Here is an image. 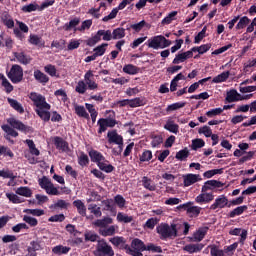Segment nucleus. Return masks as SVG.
Wrapping results in <instances>:
<instances>
[{"label":"nucleus","mask_w":256,"mask_h":256,"mask_svg":"<svg viewBox=\"0 0 256 256\" xmlns=\"http://www.w3.org/2000/svg\"><path fill=\"white\" fill-rule=\"evenodd\" d=\"M247 209H249L247 205L238 206L229 212L228 217H230V219H235V217H239V215H243V213H245Z\"/></svg>","instance_id":"26"},{"label":"nucleus","mask_w":256,"mask_h":256,"mask_svg":"<svg viewBox=\"0 0 256 256\" xmlns=\"http://www.w3.org/2000/svg\"><path fill=\"white\" fill-rule=\"evenodd\" d=\"M209 49H211V43L202 44L201 46L192 47V51H194V53H199V55H204V53H207V51H209Z\"/></svg>","instance_id":"40"},{"label":"nucleus","mask_w":256,"mask_h":256,"mask_svg":"<svg viewBox=\"0 0 256 256\" xmlns=\"http://www.w3.org/2000/svg\"><path fill=\"white\" fill-rule=\"evenodd\" d=\"M160 239H175L178 235L177 224L161 223L156 227Z\"/></svg>","instance_id":"3"},{"label":"nucleus","mask_w":256,"mask_h":256,"mask_svg":"<svg viewBox=\"0 0 256 256\" xmlns=\"http://www.w3.org/2000/svg\"><path fill=\"white\" fill-rule=\"evenodd\" d=\"M2 87H4L5 93H11L13 91V84L5 76L2 78Z\"/></svg>","instance_id":"61"},{"label":"nucleus","mask_w":256,"mask_h":256,"mask_svg":"<svg viewBox=\"0 0 256 256\" xmlns=\"http://www.w3.org/2000/svg\"><path fill=\"white\" fill-rule=\"evenodd\" d=\"M28 41L30 45H36V46L41 45V37H39L36 34H30Z\"/></svg>","instance_id":"63"},{"label":"nucleus","mask_w":256,"mask_h":256,"mask_svg":"<svg viewBox=\"0 0 256 256\" xmlns=\"http://www.w3.org/2000/svg\"><path fill=\"white\" fill-rule=\"evenodd\" d=\"M164 129L170 133L177 135L179 133V124H175L173 120H168L164 125Z\"/></svg>","instance_id":"33"},{"label":"nucleus","mask_w":256,"mask_h":256,"mask_svg":"<svg viewBox=\"0 0 256 256\" xmlns=\"http://www.w3.org/2000/svg\"><path fill=\"white\" fill-rule=\"evenodd\" d=\"M211 256H225V251L219 249L217 246H212L210 249Z\"/></svg>","instance_id":"64"},{"label":"nucleus","mask_w":256,"mask_h":256,"mask_svg":"<svg viewBox=\"0 0 256 256\" xmlns=\"http://www.w3.org/2000/svg\"><path fill=\"white\" fill-rule=\"evenodd\" d=\"M96 255L98 256H114L115 251L111 245H108L105 240H98L96 245Z\"/></svg>","instance_id":"9"},{"label":"nucleus","mask_w":256,"mask_h":256,"mask_svg":"<svg viewBox=\"0 0 256 256\" xmlns=\"http://www.w3.org/2000/svg\"><path fill=\"white\" fill-rule=\"evenodd\" d=\"M237 97H239V93L237 92V90L232 89L229 92H227L225 101L226 103H235V101L239 100Z\"/></svg>","instance_id":"38"},{"label":"nucleus","mask_w":256,"mask_h":256,"mask_svg":"<svg viewBox=\"0 0 256 256\" xmlns=\"http://www.w3.org/2000/svg\"><path fill=\"white\" fill-rule=\"evenodd\" d=\"M207 231H209V227H200L196 232H194L192 241L196 243L203 241V239H205V235H207Z\"/></svg>","instance_id":"16"},{"label":"nucleus","mask_w":256,"mask_h":256,"mask_svg":"<svg viewBox=\"0 0 256 256\" xmlns=\"http://www.w3.org/2000/svg\"><path fill=\"white\" fill-rule=\"evenodd\" d=\"M108 143H115V145H121L123 143V136L117 133V130H112L108 132Z\"/></svg>","instance_id":"20"},{"label":"nucleus","mask_w":256,"mask_h":256,"mask_svg":"<svg viewBox=\"0 0 256 256\" xmlns=\"http://www.w3.org/2000/svg\"><path fill=\"white\" fill-rule=\"evenodd\" d=\"M92 163H96L97 166L99 165V163H101L102 161H107V159H105V156H103V154L97 150H90L88 153Z\"/></svg>","instance_id":"18"},{"label":"nucleus","mask_w":256,"mask_h":256,"mask_svg":"<svg viewBox=\"0 0 256 256\" xmlns=\"http://www.w3.org/2000/svg\"><path fill=\"white\" fill-rule=\"evenodd\" d=\"M26 144L31 155H35V157H39L41 155V151L37 149V146H35V142L33 140L27 139Z\"/></svg>","instance_id":"35"},{"label":"nucleus","mask_w":256,"mask_h":256,"mask_svg":"<svg viewBox=\"0 0 256 256\" xmlns=\"http://www.w3.org/2000/svg\"><path fill=\"white\" fill-rule=\"evenodd\" d=\"M116 228L115 226H107L106 228H102L98 230L99 235L102 237H113L115 235Z\"/></svg>","instance_id":"30"},{"label":"nucleus","mask_w":256,"mask_h":256,"mask_svg":"<svg viewBox=\"0 0 256 256\" xmlns=\"http://www.w3.org/2000/svg\"><path fill=\"white\" fill-rule=\"evenodd\" d=\"M16 195H21L22 197H32L33 191L27 186H21L17 188Z\"/></svg>","instance_id":"36"},{"label":"nucleus","mask_w":256,"mask_h":256,"mask_svg":"<svg viewBox=\"0 0 256 256\" xmlns=\"http://www.w3.org/2000/svg\"><path fill=\"white\" fill-rule=\"evenodd\" d=\"M69 207V203L65 200H58L55 204L50 206V209H67Z\"/></svg>","instance_id":"60"},{"label":"nucleus","mask_w":256,"mask_h":256,"mask_svg":"<svg viewBox=\"0 0 256 256\" xmlns=\"http://www.w3.org/2000/svg\"><path fill=\"white\" fill-rule=\"evenodd\" d=\"M249 23H251V19H249V17H247V16H243L242 18L239 19V22L237 23V25L235 27L236 31L245 29V27H247V25H249Z\"/></svg>","instance_id":"43"},{"label":"nucleus","mask_w":256,"mask_h":256,"mask_svg":"<svg viewBox=\"0 0 256 256\" xmlns=\"http://www.w3.org/2000/svg\"><path fill=\"white\" fill-rule=\"evenodd\" d=\"M215 199V195L213 193L201 192L196 198L195 201L198 205H203L207 203H211Z\"/></svg>","instance_id":"15"},{"label":"nucleus","mask_w":256,"mask_h":256,"mask_svg":"<svg viewBox=\"0 0 256 256\" xmlns=\"http://www.w3.org/2000/svg\"><path fill=\"white\" fill-rule=\"evenodd\" d=\"M34 79L38 81V83H42V85L49 83V76H47L41 70L34 71Z\"/></svg>","instance_id":"27"},{"label":"nucleus","mask_w":256,"mask_h":256,"mask_svg":"<svg viewBox=\"0 0 256 256\" xmlns=\"http://www.w3.org/2000/svg\"><path fill=\"white\" fill-rule=\"evenodd\" d=\"M117 221L119 223H131L133 221V216H128L127 214H124L123 212H119L117 214Z\"/></svg>","instance_id":"49"},{"label":"nucleus","mask_w":256,"mask_h":256,"mask_svg":"<svg viewBox=\"0 0 256 256\" xmlns=\"http://www.w3.org/2000/svg\"><path fill=\"white\" fill-rule=\"evenodd\" d=\"M182 177H183L184 187H191V185H195V183L199 181L198 174H186V175H183Z\"/></svg>","instance_id":"21"},{"label":"nucleus","mask_w":256,"mask_h":256,"mask_svg":"<svg viewBox=\"0 0 256 256\" xmlns=\"http://www.w3.org/2000/svg\"><path fill=\"white\" fill-rule=\"evenodd\" d=\"M173 42L163 35H158L150 38L148 40V47L150 49H166V47H171Z\"/></svg>","instance_id":"5"},{"label":"nucleus","mask_w":256,"mask_h":256,"mask_svg":"<svg viewBox=\"0 0 256 256\" xmlns=\"http://www.w3.org/2000/svg\"><path fill=\"white\" fill-rule=\"evenodd\" d=\"M126 7H127V2L125 0H123L118 5V7L112 9V11L110 12L109 15L102 18V21L104 23H107V21H111V19H115V17H117V13H119V11H123V9H125Z\"/></svg>","instance_id":"14"},{"label":"nucleus","mask_w":256,"mask_h":256,"mask_svg":"<svg viewBox=\"0 0 256 256\" xmlns=\"http://www.w3.org/2000/svg\"><path fill=\"white\" fill-rule=\"evenodd\" d=\"M14 57L21 65H29L31 63V56L26 55L25 52H14Z\"/></svg>","instance_id":"23"},{"label":"nucleus","mask_w":256,"mask_h":256,"mask_svg":"<svg viewBox=\"0 0 256 256\" xmlns=\"http://www.w3.org/2000/svg\"><path fill=\"white\" fill-rule=\"evenodd\" d=\"M38 184L41 187V189H44L46 191L47 195H61V192L57 187H55V184L51 182L47 176H43L38 180Z\"/></svg>","instance_id":"8"},{"label":"nucleus","mask_w":256,"mask_h":256,"mask_svg":"<svg viewBox=\"0 0 256 256\" xmlns=\"http://www.w3.org/2000/svg\"><path fill=\"white\" fill-rule=\"evenodd\" d=\"M73 205H74V207H76L79 215H81L82 217L87 216V207H85V203H83V201L75 200L73 202Z\"/></svg>","instance_id":"31"},{"label":"nucleus","mask_w":256,"mask_h":256,"mask_svg":"<svg viewBox=\"0 0 256 256\" xmlns=\"http://www.w3.org/2000/svg\"><path fill=\"white\" fill-rule=\"evenodd\" d=\"M125 37V28H116L112 32V39H123Z\"/></svg>","instance_id":"54"},{"label":"nucleus","mask_w":256,"mask_h":256,"mask_svg":"<svg viewBox=\"0 0 256 256\" xmlns=\"http://www.w3.org/2000/svg\"><path fill=\"white\" fill-rule=\"evenodd\" d=\"M66 41L61 39V40H54L51 43V48H55L58 51H63L65 49Z\"/></svg>","instance_id":"52"},{"label":"nucleus","mask_w":256,"mask_h":256,"mask_svg":"<svg viewBox=\"0 0 256 256\" xmlns=\"http://www.w3.org/2000/svg\"><path fill=\"white\" fill-rule=\"evenodd\" d=\"M203 247H205V245H203L202 243L200 244H187L186 246H184V250L187 253L193 254V253H199L201 251H203Z\"/></svg>","instance_id":"24"},{"label":"nucleus","mask_w":256,"mask_h":256,"mask_svg":"<svg viewBox=\"0 0 256 256\" xmlns=\"http://www.w3.org/2000/svg\"><path fill=\"white\" fill-rule=\"evenodd\" d=\"M113 201L114 205H117L120 209H123V207H125V204L127 203V201L121 194L116 195Z\"/></svg>","instance_id":"57"},{"label":"nucleus","mask_w":256,"mask_h":256,"mask_svg":"<svg viewBox=\"0 0 256 256\" xmlns=\"http://www.w3.org/2000/svg\"><path fill=\"white\" fill-rule=\"evenodd\" d=\"M29 99H31L35 108V113L40 117L44 123H49L51 121V104L47 103V99L42 94L37 92H31L29 94Z\"/></svg>","instance_id":"1"},{"label":"nucleus","mask_w":256,"mask_h":256,"mask_svg":"<svg viewBox=\"0 0 256 256\" xmlns=\"http://www.w3.org/2000/svg\"><path fill=\"white\" fill-rule=\"evenodd\" d=\"M225 207L231 208L229 198L225 195H220L215 199L209 209L210 211H216V209H225Z\"/></svg>","instance_id":"10"},{"label":"nucleus","mask_w":256,"mask_h":256,"mask_svg":"<svg viewBox=\"0 0 256 256\" xmlns=\"http://www.w3.org/2000/svg\"><path fill=\"white\" fill-rule=\"evenodd\" d=\"M109 161H102L101 163H99L97 165V167H99L100 171H104V173H113V170L115 169V167L111 164H108Z\"/></svg>","instance_id":"37"},{"label":"nucleus","mask_w":256,"mask_h":256,"mask_svg":"<svg viewBox=\"0 0 256 256\" xmlns=\"http://www.w3.org/2000/svg\"><path fill=\"white\" fill-rule=\"evenodd\" d=\"M229 75H231L229 71L222 72L213 78L212 83H225L229 79Z\"/></svg>","instance_id":"39"},{"label":"nucleus","mask_w":256,"mask_h":256,"mask_svg":"<svg viewBox=\"0 0 256 256\" xmlns=\"http://www.w3.org/2000/svg\"><path fill=\"white\" fill-rule=\"evenodd\" d=\"M110 243L117 247L118 249H122L128 253L129 245L127 244V240L123 236H115L109 239Z\"/></svg>","instance_id":"13"},{"label":"nucleus","mask_w":256,"mask_h":256,"mask_svg":"<svg viewBox=\"0 0 256 256\" xmlns=\"http://www.w3.org/2000/svg\"><path fill=\"white\" fill-rule=\"evenodd\" d=\"M123 72L127 73V75H137V73H139V68L133 64H126L123 67Z\"/></svg>","instance_id":"42"},{"label":"nucleus","mask_w":256,"mask_h":256,"mask_svg":"<svg viewBox=\"0 0 256 256\" xmlns=\"http://www.w3.org/2000/svg\"><path fill=\"white\" fill-rule=\"evenodd\" d=\"M69 251H71V247H67V246H63V245H57L55 247L52 248V253H54V255H67V253H69Z\"/></svg>","instance_id":"32"},{"label":"nucleus","mask_w":256,"mask_h":256,"mask_svg":"<svg viewBox=\"0 0 256 256\" xmlns=\"http://www.w3.org/2000/svg\"><path fill=\"white\" fill-rule=\"evenodd\" d=\"M101 204L104 206L102 211H109L110 213H117V206L112 198H108L106 200H102Z\"/></svg>","instance_id":"17"},{"label":"nucleus","mask_w":256,"mask_h":256,"mask_svg":"<svg viewBox=\"0 0 256 256\" xmlns=\"http://www.w3.org/2000/svg\"><path fill=\"white\" fill-rule=\"evenodd\" d=\"M79 23H81V18L79 17H75L72 20H70L68 23H66L62 29L64 31H71L72 29H77V25H79Z\"/></svg>","instance_id":"28"},{"label":"nucleus","mask_w":256,"mask_h":256,"mask_svg":"<svg viewBox=\"0 0 256 256\" xmlns=\"http://www.w3.org/2000/svg\"><path fill=\"white\" fill-rule=\"evenodd\" d=\"M94 227H98L99 229H105L109 227V225H113V218L107 216L103 219H97L93 222Z\"/></svg>","instance_id":"19"},{"label":"nucleus","mask_w":256,"mask_h":256,"mask_svg":"<svg viewBox=\"0 0 256 256\" xmlns=\"http://www.w3.org/2000/svg\"><path fill=\"white\" fill-rule=\"evenodd\" d=\"M129 107L135 108V107H143V105H145L143 103V100L139 97L134 98V99H129Z\"/></svg>","instance_id":"62"},{"label":"nucleus","mask_w":256,"mask_h":256,"mask_svg":"<svg viewBox=\"0 0 256 256\" xmlns=\"http://www.w3.org/2000/svg\"><path fill=\"white\" fill-rule=\"evenodd\" d=\"M0 155H4V157H9L10 159L15 157V154L13 151H11V148L6 146H0Z\"/></svg>","instance_id":"56"},{"label":"nucleus","mask_w":256,"mask_h":256,"mask_svg":"<svg viewBox=\"0 0 256 256\" xmlns=\"http://www.w3.org/2000/svg\"><path fill=\"white\" fill-rule=\"evenodd\" d=\"M224 183L219 180H208L204 183L201 189V193H207V191H215V189H221L224 187Z\"/></svg>","instance_id":"11"},{"label":"nucleus","mask_w":256,"mask_h":256,"mask_svg":"<svg viewBox=\"0 0 256 256\" xmlns=\"http://www.w3.org/2000/svg\"><path fill=\"white\" fill-rule=\"evenodd\" d=\"M87 89V84L83 80L78 81L75 87L76 93H79L80 95H85V93H87Z\"/></svg>","instance_id":"45"},{"label":"nucleus","mask_w":256,"mask_h":256,"mask_svg":"<svg viewBox=\"0 0 256 256\" xmlns=\"http://www.w3.org/2000/svg\"><path fill=\"white\" fill-rule=\"evenodd\" d=\"M88 211L95 217L99 218L102 217L103 212H101V207L97 206V204H89Z\"/></svg>","instance_id":"41"},{"label":"nucleus","mask_w":256,"mask_h":256,"mask_svg":"<svg viewBox=\"0 0 256 256\" xmlns=\"http://www.w3.org/2000/svg\"><path fill=\"white\" fill-rule=\"evenodd\" d=\"M187 105V102H176L167 106L166 111H177V109H183Z\"/></svg>","instance_id":"53"},{"label":"nucleus","mask_w":256,"mask_h":256,"mask_svg":"<svg viewBox=\"0 0 256 256\" xmlns=\"http://www.w3.org/2000/svg\"><path fill=\"white\" fill-rule=\"evenodd\" d=\"M139 159L141 163L151 161V159H153V152L151 150H144Z\"/></svg>","instance_id":"55"},{"label":"nucleus","mask_w":256,"mask_h":256,"mask_svg":"<svg viewBox=\"0 0 256 256\" xmlns=\"http://www.w3.org/2000/svg\"><path fill=\"white\" fill-rule=\"evenodd\" d=\"M84 81L86 83V87L90 91H95V89L99 88V84L95 82V75L93 74L92 70H88L84 75Z\"/></svg>","instance_id":"12"},{"label":"nucleus","mask_w":256,"mask_h":256,"mask_svg":"<svg viewBox=\"0 0 256 256\" xmlns=\"http://www.w3.org/2000/svg\"><path fill=\"white\" fill-rule=\"evenodd\" d=\"M1 22L7 29H13V27H15V21H13V18L8 13L2 15Z\"/></svg>","instance_id":"29"},{"label":"nucleus","mask_w":256,"mask_h":256,"mask_svg":"<svg viewBox=\"0 0 256 256\" xmlns=\"http://www.w3.org/2000/svg\"><path fill=\"white\" fill-rule=\"evenodd\" d=\"M143 251H147V246L145 245V242H143L139 238H135L131 242V247L128 246L127 255L143 256Z\"/></svg>","instance_id":"6"},{"label":"nucleus","mask_w":256,"mask_h":256,"mask_svg":"<svg viewBox=\"0 0 256 256\" xmlns=\"http://www.w3.org/2000/svg\"><path fill=\"white\" fill-rule=\"evenodd\" d=\"M7 101L10 105V107H12V109H14V111H17V113H20V115H23V113H25V108H23V105H21V103H19V101L13 99V98H7Z\"/></svg>","instance_id":"25"},{"label":"nucleus","mask_w":256,"mask_h":256,"mask_svg":"<svg viewBox=\"0 0 256 256\" xmlns=\"http://www.w3.org/2000/svg\"><path fill=\"white\" fill-rule=\"evenodd\" d=\"M105 47H109V44L107 43H103L99 46H97L96 48H94V55L96 57H103V55H105V51H107V49Z\"/></svg>","instance_id":"44"},{"label":"nucleus","mask_w":256,"mask_h":256,"mask_svg":"<svg viewBox=\"0 0 256 256\" xmlns=\"http://www.w3.org/2000/svg\"><path fill=\"white\" fill-rule=\"evenodd\" d=\"M141 183L144 189H147L148 191H157V184H155V182L151 178L143 176Z\"/></svg>","instance_id":"22"},{"label":"nucleus","mask_w":256,"mask_h":256,"mask_svg":"<svg viewBox=\"0 0 256 256\" xmlns=\"http://www.w3.org/2000/svg\"><path fill=\"white\" fill-rule=\"evenodd\" d=\"M54 145L56 149H60L61 151H65V149L69 147V144L67 143V141L63 140V138L59 136L54 137Z\"/></svg>","instance_id":"34"},{"label":"nucleus","mask_w":256,"mask_h":256,"mask_svg":"<svg viewBox=\"0 0 256 256\" xmlns=\"http://www.w3.org/2000/svg\"><path fill=\"white\" fill-rule=\"evenodd\" d=\"M175 157L178 161H185L189 157V150L187 148L182 149L176 153Z\"/></svg>","instance_id":"58"},{"label":"nucleus","mask_w":256,"mask_h":256,"mask_svg":"<svg viewBox=\"0 0 256 256\" xmlns=\"http://www.w3.org/2000/svg\"><path fill=\"white\" fill-rule=\"evenodd\" d=\"M7 123H9L10 126L4 124L1 126V129L5 133H7V135H10V137H19L18 131H21L22 133H29V131H31V126H27L23 122L15 118H9L7 120ZM15 129H17L18 131H16Z\"/></svg>","instance_id":"2"},{"label":"nucleus","mask_w":256,"mask_h":256,"mask_svg":"<svg viewBox=\"0 0 256 256\" xmlns=\"http://www.w3.org/2000/svg\"><path fill=\"white\" fill-rule=\"evenodd\" d=\"M6 197L7 199H9V201H11L14 204L24 203L25 201L21 197H19L17 194H13V193H7Z\"/></svg>","instance_id":"59"},{"label":"nucleus","mask_w":256,"mask_h":256,"mask_svg":"<svg viewBox=\"0 0 256 256\" xmlns=\"http://www.w3.org/2000/svg\"><path fill=\"white\" fill-rule=\"evenodd\" d=\"M75 113L78 117H83V119H89V113L85 110V106H75Z\"/></svg>","instance_id":"46"},{"label":"nucleus","mask_w":256,"mask_h":256,"mask_svg":"<svg viewBox=\"0 0 256 256\" xmlns=\"http://www.w3.org/2000/svg\"><path fill=\"white\" fill-rule=\"evenodd\" d=\"M78 165H80V167H87V165H89V156L85 154V152H80V156H78Z\"/></svg>","instance_id":"48"},{"label":"nucleus","mask_w":256,"mask_h":256,"mask_svg":"<svg viewBox=\"0 0 256 256\" xmlns=\"http://www.w3.org/2000/svg\"><path fill=\"white\" fill-rule=\"evenodd\" d=\"M204 145H205L204 139L196 138L192 140V145H191L192 151H197V149L203 148Z\"/></svg>","instance_id":"51"},{"label":"nucleus","mask_w":256,"mask_h":256,"mask_svg":"<svg viewBox=\"0 0 256 256\" xmlns=\"http://www.w3.org/2000/svg\"><path fill=\"white\" fill-rule=\"evenodd\" d=\"M175 17H177V11L170 12L162 21V25H171L173 21H175Z\"/></svg>","instance_id":"47"},{"label":"nucleus","mask_w":256,"mask_h":256,"mask_svg":"<svg viewBox=\"0 0 256 256\" xmlns=\"http://www.w3.org/2000/svg\"><path fill=\"white\" fill-rule=\"evenodd\" d=\"M200 214H201V207L190 205V208H188V212H187L188 216L199 217Z\"/></svg>","instance_id":"50"},{"label":"nucleus","mask_w":256,"mask_h":256,"mask_svg":"<svg viewBox=\"0 0 256 256\" xmlns=\"http://www.w3.org/2000/svg\"><path fill=\"white\" fill-rule=\"evenodd\" d=\"M101 37L103 41H111L113 39V33H111V30H98L94 36L86 40V45L88 47H95L101 41Z\"/></svg>","instance_id":"4"},{"label":"nucleus","mask_w":256,"mask_h":256,"mask_svg":"<svg viewBox=\"0 0 256 256\" xmlns=\"http://www.w3.org/2000/svg\"><path fill=\"white\" fill-rule=\"evenodd\" d=\"M7 77L14 85L21 83L23 81V67L19 64L12 65L10 71L7 72Z\"/></svg>","instance_id":"7"}]
</instances>
